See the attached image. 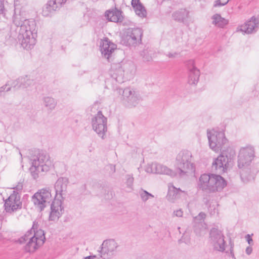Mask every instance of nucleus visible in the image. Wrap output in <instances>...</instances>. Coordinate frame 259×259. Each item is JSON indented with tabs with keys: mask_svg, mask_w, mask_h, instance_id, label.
I'll list each match as a JSON object with an SVG mask.
<instances>
[{
	"mask_svg": "<svg viewBox=\"0 0 259 259\" xmlns=\"http://www.w3.org/2000/svg\"><path fill=\"white\" fill-rule=\"evenodd\" d=\"M175 166L177 172L165 165L152 163L147 165V172L166 175L171 178L183 177L188 174H194L196 168L192 153L188 150L180 151L176 157Z\"/></svg>",
	"mask_w": 259,
	"mask_h": 259,
	"instance_id": "1",
	"label": "nucleus"
},
{
	"mask_svg": "<svg viewBox=\"0 0 259 259\" xmlns=\"http://www.w3.org/2000/svg\"><path fill=\"white\" fill-rule=\"evenodd\" d=\"M13 23L17 27H20L18 38L22 47L26 50L31 49L36 43L37 36L35 21L16 16L14 17Z\"/></svg>",
	"mask_w": 259,
	"mask_h": 259,
	"instance_id": "2",
	"label": "nucleus"
},
{
	"mask_svg": "<svg viewBox=\"0 0 259 259\" xmlns=\"http://www.w3.org/2000/svg\"><path fill=\"white\" fill-rule=\"evenodd\" d=\"M254 157V148L250 146L241 148L238 156V167L241 169L240 177L241 181L246 183L254 179L259 170H251L248 168Z\"/></svg>",
	"mask_w": 259,
	"mask_h": 259,
	"instance_id": "3",
	"label": "nucleus"
},
{
	"mask_svg": "<svg viewBox=\"0 0 259 259\" xmlns=\"http://www.w3.org/2000/svg\"><path fill=\"white\" fill-rule=\"evenodd\" d=\"M45 240L44 230L38 228H31L17 242L20 244L26 243L24 246V250L27 252L33 253L44 244Z\"/></svg>",
	"mask_w": 259,
	"mask_h": 259,
	"instance_id": "4",
	"label": "nucleus"
},
{
	"mask_svg": "<svg viewBox=\"0 0 259 259\" xmlns=\"http://www.w3.org/2000/svg\"><path fill=\"white\" fill-rule=\"evenodd\" d=\"M45 240L44 230L38 228H31L17 242L20 244L26 243L24 246V250L27 252L33 253L44 244Z\"/></svg>",
	"mask_w": 259,
	"mask_h": 259,
	"instance_id": "5",
	"label": "nucleus"
},
{
	"mask_svg": "<svg viewBox=\"0 0 259 259\" xmlns=\"http://www.w3.org/2000/svg\"><path fill=\"white\" fill-rule=\"evenodd\" d=\"M31 166L30 171L33 178L37 179L40 176L44 175L50 170L51 161L49 155L45 151H37L35 154L30 159Z\"/></svg>",
	"mask_w": 259,
	"mask_h": 259,
	"instance_id": "6",
	"label": "nucleus"
},
{
	"mask_svg": "<svg viewBox=\"0 0 259 259\" xmlns=\"http://www.w3.org/2000/svg\"><path fill=\"white\" fill-rule=\"evenodd\" d=\"M236 152L234 149L228 147L226 150L221 151V154L214 158L212 163V169L217 172L223 174L229 166L232 165L235 159Z\"/></svg>",
	"mask_w": 259,
	"mask_h": 259,
	"instance_id": "7",
	"label": "nucleus"
},
{
	"mask_svg": "<svg viewBox=\"0 0 259 259\" xmlns=\"http://www.w3.org/2000/svg\"><path fill=\"white\" fill-rule=\"evenodd\" d=\"M134 68L131 62L121 61L113 63L111 65L110 74L112 78L117 83H121L124 81V76L131 73Z\"/></svg>",
	"mask_w": 259,
	"mask_h": 259,
	"instance_id": "8",
	"label": "nucleus"
},
{
	"mask_svg": "<svg viewBox=\"0 0 259 259\" xmlns=\"http://www.w3.org/2000/svg\"><path fill=\"white\" fill-rule=\"evenodd\" d=\"M207 135L209 147L213 151L218 152L226 150L228 141L223 131H207Z\"/></svg>",
	"mask_w": 259,
	"mask_h": 259,
	"instance_id": "9",
	"label": "nucleus"
},
{
	"mask_svg": "<svg viewBox=\"0 0 259 259\" xmlns=\"http://www.w3.org/2000/svg\"><path fill=\"white\" fill-rule=\"evenodd\" d=\"M53 197L49 188L41 189L32 197V202L39 211L44 209L52 201Z\"/></svg>",
	"mask_w": 259,
	"mask_h": 259,
	"instance_id": "10",
	"label": "nucleus"
},
{
	"mask_svg": "<svg viewBox=\"0 0 259 259\" xmlns=\"http://www.w3.org/2000/svg\"><path fill=\"white\" fill-rule=\"evenodd\" d=\"M107 119L101 111H99L92 119V126L98 135L104 139L107 131Z\"/></svg>",
	"mask_w": 259,
	"mask_h": 259,
	"instance_id": "11",
	"label": "nucleus"
},
{
	"mask_svg": "<svg viewBox=\"0 0 259 259\" xmlns=\"http://www.w3.org/2000/svg\"><path fill=\"white\" fill-rule=\"evenodd\" d=\"M117 243L113 239L104 240L97 252L104 259H111L116 254Z\"/></svg>",
	"mask_w": 259,
	"mask_h": 259,
	"instance_id": "12",
	"label": "nucleus"
},
{
	"mask_svg": "<svg viewBox=\"0 0 259 259\" xmlns=\"http://www.w3.org/2000/svg\"><path fill=\"white\" fill-rule=\"evenodd\" d=\"M209 238L214 250L222 252L225 250L226 242L222 231L218 228H212L209 232Z\"/></svg>",
	"mask_w": 259,
	"mask_h": 259,
	"instance_id": "13",
	"label": "nucleus"
},
{
	"mask_svg": "<svg viewBox=\"0 0 259 259\" xmlns=\"http://www.w3.org/2000/svg\"><path fill=\"white\" fill-rule=\"evenodd\" d=\"M142 29L139 28H129L122 36L123 44L126 46H135L141 42Z\"/></svg>",
	"mask_w": 259,
	"mask_h": 259,
	"instance_id": "14",
	"label": "nucleus"
},
{
	"mask_svg": "<svg viewBox=\"0 0 259 259\" xmlns=\"http://www.w3.org/2000/svg\"><path fill=\"white\" fill-rule=\"evenodd\" d=\"M4 206L6 211L10 213L21 209L22 202L20 201V196L18 193L14 191L5 201Z\"/></svg>",
	"mask_w": 259,
	"mask_h": 259,
	"instance_id": "15",
	"label": "nucleus"
},
{
	"mask_svg": "<svg viewBox=\"0 0 259 259\" xmlns=\"http://www.w3.org/2000/svg\"><path fill=\"white\" fill-rule=\"evenodd\" d=\"M122 92V101L125 104L128 106H135L140 100V97L135 92L129 88L123 90L119 89V93Z\"/></svg>",
	"mask_w": 259,
	"mask_h": 259,
	"instance_id": "16",
	"label": "nucleus"
},
{
	"mask_svg": "<svg viewBox=\"0 0 259 259\" xmlns=\"http://www.w3.org/2000/svg\"><path fill=\"white\" fill-rule=\"evenodd\" d=\"M186 65L189 70L188 82L191 85H196L200 76V71L195 66L194 61L192 59L187 61Z\"/></svg>",
	"mask_w": 259,
	"mask_h": 259,
	"instance_id": "17",
	"label": "nucleus"
},
{
	"mask_svg": "<svg viewBox=\"0 0 259 259\" xmlns=\"http://www.w3.org/2000/svg\"><path fill=\"white\" fill-rule=\"evenodd\" d=\"M211 192L221 191L227 186V181L220 175L211 174Z\"/></svg>",
	"mask_w": 259,
	"mask_h": 259,
	"instance_id": "18",
	"label": "nucleus"
},
{
	"mask_svg": "<svg viewBox=\"0 0 259 259\" xmlns=\"http://www.w3.org/2000/svg\"><path fill=\"white\" fill-rule=\"evenodd\" d=\"M68 184V179L65 177H61L59 178L55 184V189L56 195L54 199H58L60 197L63 198V195H65L67 185Z\"/></svg>",
	"mask_w": 259,
	"mask_h": 259,
	"instance_id": "19",
	"label": "nucleus"
},
{
	"mask_svg": "<svg viewBox=\"0 0 259 259\" xmlns=\"http://www.w3.org/2000/svg\"><path fill=\"white\" fill-rule=\"evenodd\" d=\"M116 49V45L106 38L102 42L101 52L102 56L109 62L112 54Z\"/></svg>",
	"mask_w": 259,
	"mask_h": 259,
	"instance_id": "20",
	"label": "nucleus"
},
{
	"mask_svg": "<svg viewBox=\"0 0 259 259\" xmlns=\"http://www.w3.org/2000/svg\"><path fill=\"white\" fill-rule=\"evenodd\" d=\"M258 26L259 19L253 16L249 20L240 26V30L245 33L250 34L256 32Z\"/></svg>",
	"mask_w": 259,
	"mask_h": 259,
	"instance_id": "21",
	"label": "nucleus"
},
{
	"mask_svg": "<svg viewBox=\"0 0 259 259\" xmlns=\"http://www.w3.org/2000/svg\"><path fill=\"white\" fill-rule=\"evenodd\" d=\"M34 83V80L30 75L21 76L13 82L14 87L22 89L31 88Z\"/></svg>",
	"mask_w": 259,
	"mask_h": 259,
	"instance_id": "22",
	"label": "nucleus"
},
{
	"mask_svg": "<svg viewBox=\"0 0 259 259\" xmlns=\"http://www.w3.org/2000/svg\"><path fill=\"white\" fill-rule=\"evenodd\" d=\"M62 209L61 201L58 199H54L51 205L50 220L55 221L58 219L62 213Z\"/></svg>",
	"mask_w": 259,
	"mask_h": 259,
	"instance_id": "23",
	"label": "nucleus"
},
{
	"mask_svg": "<svg viewBox=\"0 0 259 259\" xmlns=\"http://www.w3.org/2000/svg\"><path fill=\"white\" fill-rule=\"evenodd\" d=\"M211 174H204L201 175L198 182V187L203 191L211 192L210 179Z\"/></svg>",
	"mask_w": 259,
	"mask_h": 259,
	"instance_id": "24",
	"label": "nucleus"
},
{
	"mask_svg": "<svg viewBox=\"0 0 259 259\" xmlns=\"http://www.w3.org/2000/svg\"><path fill=\"white\" fill-rule=\"evenodd\" d=\"M122 12L116 8L111 10L107 11L105 12V16L111 22H121L123 17L121 15Z\"/></svg>",
	"mask_w": 259,
	"mask_h": 259,
	"instance_id": "25",
	"label": "nucleus"
},
{
	"mask_svg": "<svg viewBox=\"0 0 259 259\" xmlns=\"http://www.w3.org/2000/svg\"><path fill=\"white\" fill-rule=\"evenodd\" d=\"M189 14V12L186 9H181L175 12L172 16L175 21L185 24L187 21Z\"/></svg>",
	"mask_w": 259,
	"mask_h": 259,
	"instance_id": "26",
	"label": "nucleus"
},
{
	"mask_svg": "<svg viewBox=\"0 0 259 259\" xmlns=\"http://www.w3.org/2000/svg\"><path fill=\"white\" fill-rule=\"evenodd\" d=\"M182 192L180 188H177L173 185H169L166 198L169 201L173 202L176 199L180 197Z\"/></svg>",
	"mask_w": 259,
	"mask_h": 259,
	"instance_id": "27",
	"label": "nucleus"
},
{
	"mask_svg": "<svg viewBox=\"0 0 259 259\" xmlns=\"http://www.w3.org/2000/svg\"><path fill=\"white\" fill-rule=\"evenodd\" d=\"M53 4V2L49 1L44 6L42 11V14L44 16H50L55 11L58 10L57 6H54Z\"/></svg>",
	"mask_w": 259,
	"mask_h": 259,
	"instance_id": "28",
	"label": "nucleus"
},
{
	"mask_svg": "<svg viewBox=\"0 0 259 259\" xmlns=\"http://www.w3.org/2000/svg\"><path fill=\"white\" fill-rule=\"evenodd\" d=\"M212 23L220 28H223L228 23V21L222 17L220 14H215L212 17Z\"/></svg>",
	"mask_w": 259,
	"mask_h": 259,
	"instance_id": "29",
	"label": "nucleus"
},
{
	"mask_svg": "<svg viewBox=\"0 0 259 259\" xmlns=\"http://www.w3.org/2000/svg\"><path fill=\"white\" fill-rule=\"evenodd\" d=\"M43 102L45 106L51 110L55 109L57 104V102L54 99L50 97H44Z\"/></svg>",
	"mask_w": 259,
	"mask_h": 259,
	"instance_id": "30",
	"label": "nucleus"
},
{
	"mask_svg": "<svg viewBox=\"0 0 259 259\" xmlns=\"http://www.w3.org/2000/svg\"><path fill=\"white\" fill-rule=\"evenodd\" d=\"M206 214L204 212H200L197 216L194 217L193 222L195 224H197L198 226L204 227L206 224L204 222L205 219L206 218Z\"/></svg>",
	"mask_w": 259,
	"mask_h": 259,
	"instance_id": "31",
	"label": "nucleus"
},
{
	"mask_svg": "<svg viewBox=\"0 0 259 259\" xmlns=\"http://www.w3.org/2000/svg\"><path fill=\"white\" fill-rule=\"evenodd\" d=\"M135 9V13L139 17L144 18L146 17V10L144 7L140 3L139 4L132 6Z\"/></svg>",
	"mask_w": 259,
	"mask_h": 259,
	"instance_id": "32",
	"label": "nucleus"
},
{
	"mask_svg": "<svg viewBox=\"0 0 259 259\" xmlns=\"http://www.w3.org/2000/svg\"><path fill=\"white\" fill-rule=\"evenodd\" d=\"M50 1L53 2L54 6H57V9L59 10L66 2L67 0H50Z\"/></svg>",
	"mask_w": 259,
	"mask_h": 259,
	"instance_id": "33",
	"label": "nucleus"
},
{
	"mask_svg": "<svg viewBox=\"0 0 259 259\" xmlns=\"http://www.w3.org/2000/svg\"><path fill=\"white\" fill-rule=\"evenodd\" d=\"M189 240V236L187 233L185 234L184 233H183V235L182 236V238L179 240V243L181 242H185L186 243L187 241H188Z\"/></svg>",
	"mask_w": 259,
	"mask_h": 259,
	"instance_id": "34",
	"label": "nucleus"
},
{
	"mask_svg": "<svg viewBox=\"0 0 259 259\" xmlns=\"http://www.w3.org/2000/svg\"><path fill=\"white\" fill-rule=\"evenodd\" d=\"M134 181V178L128 175L126 176V184L129 188H131Z\"/></svg>",
	"mask_w": 259,
	"mask_h": 259,
	"instance_id": "35",
	"label": "nucleus"
},
{
	"mask_svg": "<svg viewBox=\"0 0 259 259\" xmlns=\"http://www.w3.org/2000/svg\"><path fill=\"white\" fill-rule=\"evenodd\" d=\"M180 55V53L176 52L174 53H168L167 54H166V56L169 58H174Z\"/></svg>",
	"mask_w": 259,
	"mask_h": 259,
	"instance_id": "36",
	"label": "nucleus"
},
{
	"mask_svg": "<svg viewBox=\"0 0 259 259\" xmlns=\"http://www.w3.org/2000/svg\"><path fill=\"white\" fill-rule=\"evenodd\" d=\"M0 90L2 91L3 93L5 92H8L10 91L11 87H8V85L6 84L5 85H3L0 88Z\"/></svg>",
	"mask_w": 259,
	"mask_h": 259,
	"instance_id": "37",
	"label": "nucleus"
},
{
	"mask_svg": "<svg viewBox=\"0 0 259 259\" xmlns=\"http://www.w3.org/2000/svg\"><path fill=\"white\" fill-rule=\"evenodd\" d=\"M253 234H251V235H250V234H247L246 236H245V239L247 241V242H248V243L249 244H251V243H252L253 242V240H252V237H251V236Z\"/></svg>",
	"mask_w": 259,
	"mask_h": 259,
	"instance_id": "38",
	"label": "nucleus"
},
{
	"mask_svg": "<svg viewBox=\"0 0 259 259\" xmlns=\"http://www.w3.org/2000/svg\"><path fill=\"white\" fill-rule=\"evenodd\" d=\"M174 213L177 217H181L183 215V212L181 209H179L175 211Z\"/></svg>",
	"mask_w": 259,
	"mask_h": 259,
	"instance_id": "39",
	"label": "nucleus"
},
{
	"mask_svg": "<svg viewBox=\"0 0 259 259\" xmlns=\"http://www.w3.org/2000/svg\"><path fill=\"white\" fill-rule=\"evenodd\" d=\"M252 251V248L251 247L248 246L246 247L245 252L247 254H248V255L250 254L251 253Z\"/></svg>",
	"mask_w": 259,
	"mask_h": 259,
	"instance_id": "40",
	"label": "nucleus"
},
{
	"mask_svg": "<svg viewBox=\"0 0 259 259\" xmlns=\"http://www.w3.org/2000/svg\"><path fill=\"white\" fill-rule=\"evenodd\" d=\"M23 185L21 183H19L16 186L17 190H21L22 189Z\"/></svg>",
	"mask_w": 259,
	"mask_h": 259,
	"instance_id": "41",
	"label": "nucleus"
},
{
	"mask_svg": "<svg viewBox=\"0 0 259 259\" xmlns=\"http://www.w3.org/2000/svg\"><path fill=\"white\" fill-rule=\"evenodd\" d=\"M4 9V6L3 4V2L1 0H0V14L3 13Z\"/></svg>",
	"mask_w": 259,
	"mask_h": 259,
	"instance_id": "42",
	"label": "nucleus"
},
{
	"mask_svg": "<svg viewBox=\"0 0 259 259\" xmlns=\"http://www.w3.org/2000/svg\"><path fill=\"white\" fill-rule=\"evenodd\" d=\"M140 3V0H132V6H136V5L139 4Z\"/></svg>",
	"mask_w": 259,
	"mask_h": 259,
	"instance_id": "43",
	"label": "nucleus"
},
{
	"mask_svg": "<svg viewBox=\"0 0 259 259\" xmlns=\"http://www.w3.org/2000/svg\"><path fill=\"white\" fill-rule=\"evenodd\" d=\"M141 198H142L143 200L145 201L146 200V198L145 197L146 196V191H143V192L141 194Z\"/></svg>",
	"mask_w": 259,
	"mask_h": 259,
	"instance_id": "44",
	"label": "nucleus"
},
{
	"mask_svg": "<svg viewBox=\"0 0 259 259\" xmlns=\"http://www.w3.org/2000/svg\"><path fill=\"white\" fill-rule=\"evenodd\" d=\"M177 230L180 234H181L182 232H186L185 228H177Z\"/></svg>",
	"mask_w": 259,
	"mask_h": 259,
	"instance_id": "45",
	"label": "nucleus"
},
{
	"mask_svg": "<svg viewBox=\"0 0 259 259\" xmlns=\"http://www.w3.org/2000/svg\"><path fill=\"white\" fill-rule=\"evenodd\" d=\"M229 243H230V244L231 245L230 251L232 253V251H233V248L234 244L232 242V240H231V238L230 239Z\"/></svg>",
	"mask_w": 259,
	"mask_h": 259,
	"instance_id": "46",
	"label": "nucleus"
},
{
	"mask_svg": "<svg viewBox=\"0 0 259 259\" xmlns=\"http://www.w3.org/2000/svg\"><path fill=\"white\" fill-rule=\"evenodd\" d=\"M150 197H154V196L152 194H151L149 192L147 191V200H148L149 199Z\"/></svg>",
	"mask_w": 259,
	"mask_h": 259,
	"instance_id": "47",
	"label": "nucleus"
},
{
	"mask_svg": "<svg viewBox=\"0 0 259 259\" xmlns=\"http://www.w3.org/2000/svg\"><path fill=\"white\" fill-rule=\"evenodd\" d=\"M39 226L38 222L37 221H35L33 222V225L32 227H37Z\"/></svg>",
	"mask_w": 259,
	"mask_h": 259,
	"instance_id": "48",
	"label": "nucleus"
},
{
	"mask_svg": "<svg viewBox=\"0 0 259 259\" xmlns=\"http://www.w3.org/2000/svg\"><path fill=\"white\" fill-rule=\"evenodd\" d=\"M3 95V93L2 92V91L0 90V96H2Z\"/></svg>",
	"mask_w": 259,
	"mask_h": 259,
	"instance_id": "49",
	"label": "nucleus"
},
{
	"mask_svg": "<svg viewBox=\"0 0 259 259\" xmlns=\"http://www.w3.org/2000/svg\"><path fill=\"white\" fill-rule=\"evenodd\" d=\"M198 229H199V228H196V229H195L194 231L195 232H197L198 231Z\"/></svg>",
	"mask_w": 259,
	"mask_h": 259,
	"instance_id": "50",
	"label": "nucleus"
},
{
	"mask_svg": "<svg viewBox=\"0 0 259 259\" xmlns=\"http://www.w3.org/2000/svg\"><path fill=\"white\" fill-rule=\"evenodd\" d=\"M227 0H221V2L223 3L226 2Z\"/></svg>",
	"mask_w": 259,
	"mask_h": 259,
	"instance_id": "51",
	"label": "nucleus"
},
{
	"mask_svg": "<svg viewBox=\"0 0 259 259\" xmlns=\"http://www.w3.org/2000/svg\"><path fill=\"white\" fill-rule=\"evenodd\" d=\"M3 237L1 234H0V240L2 239Z\"/></svg>",
	"mask_w": 259,
	"mask_h": 259,
	"instance_id": "52",
	"label": "nucleus"
},
{
	"mask_svg": "<svg viewBox=\"0 0 259 259\" xmlns=\"http://www.w3.org/2000/svg\"><path fill=\"white\" fill-rule=\"evenodd\" d=\"M231 253L232 254V256L234 257V255L233 253V251H232V253L231 252Z\"/></svg>",
	"mask_w": 259,
	"mask_h": 259,
	"instance_id": "53",
	"label": "nucleus"
},
{
	"mask_svg": "<svg viewBox=\"0 0 259 259\" xmlns=\"http://www.w3.org/2000/svg\"><path fill=\"white\" fill-rule=\"evenodd\" d=\"M19 154L21 155V157H22V155L20 151H19Z\"/></svg>",
	"mask_w": 259,
	"mask_h": 259,
	"instance_id": "54",
	"label": "nucleus"
},
{
	"mask_svg": "<svg viewBox=\"0 0 259 259\" xmlns=\"http://www.w3.org/2000/svg\"><path fill=\"white\" fill-rule=\"evenodd\" d=\"M85 259H90V257H87L85 258Z\"/></svg>",
	"mask_w": 259,
	"mask_h": 259,
	"instance_id": "55",
	"label": "nucleus"
}]
</instances>
